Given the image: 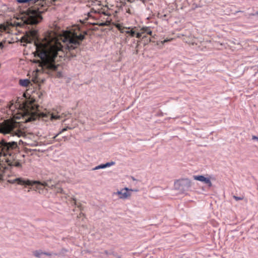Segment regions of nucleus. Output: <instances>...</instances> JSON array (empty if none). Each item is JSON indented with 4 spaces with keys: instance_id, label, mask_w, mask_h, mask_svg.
Returning <instances> with one entry per match:
<instances>
[{
    "instance_id": "9b49d317",
    "label": "nucleus",
    "mask_w": 258,
    "mask_h": 258,
    "mask_svg": "<svg viewBox=\"0 0 258 258\" xmlns=\"http://www.w3.org/2000/svg\"><path fill=\"white\" fill-rule=\"evenodd\" d=\"M28 16H41L42 11L37 8H29L27 10Z\"/></svg>"
},
{
    "instance_id": "aec40b11",
    "label": "nucleus",
    "mask_w": 258,
    "mask_h": 258,
    "mask_svg": "<svg viewBox=\"0 0 258 258\" xmlns=\"http://www.w3.org/2000/svg\"><path fill=\"white\" fill-rule=\"evenodd\" d=\"M172 40V38L171 39H164L163 41H161L160 42H157L156 45H158L159 44H161V45H163L165 43L169 42Z\"/></svg>"
},
{
    "instance_id": "ea45409f",
    "label": "nucleus",
    "mask_w": 258,
    "mask_h": 258,
    "mask_svg": "<svg viewBox=\"0 0 258 258\" xmlns=\"http://www.w3.org/2000/svg\"><path fill=\"white\" fill-rule=\"evenodd\" d=\"M182 36H186V34H182Z\"/></svg>"
},
{
    "instance_id": "20e7f679",
    "label": "nucleus",
    "mask_w": 258,
    "mask_h": 258,
    "mask_svg": "<svg viewBox=\"0 0 258 258\" xmlns=\"http://www.w3.org/2000/svg\"><path fill=\"white\" fill-rule=\"evenodd\" d=\"M20 122L14 120L7 119L0 123V133L3 134H11L12 136L21 137L24 132L21 130Z\"/></svg>"
},
{
    "instance_id": "473e14b6",
    "label": "nucleus",
    "mask_w": 258,
    "mask_h": 258,
    "mask_svg": "<svg viewBox=\"0 0 258 258\" xmlns=\"http://www.w3.org/2000/svg\"><path fill=\"white\" fill-rule=\"evenodd\" d=\"M63 191V189L62 188H58L57 190V192H62Z\"/></svg>"
},
{
    "instance_id": "39448f33",
    "label": "nucleus",
    "mask_w": 258,
    "mask_h": 258,
    "mask_svg": "<svg viewBox=\"0 0 258 258\" xmlns=\"http://www.w3.org/2000/svg\"><path fill=\"white\" fill-rule=\"evenodd\" d=\"M33 111H29L28 109L26 111V113L28 114L27 118H23L24 119V122H29L33 120H35L37 119L43 118V119H46L49 118L51 120L57 119L60 118V115H55L50 112H41L38 110H34L33 107Z\"/></svg>"
},
{
    "instance_id": "bb28decb",
    "label": "nucleus",
    "mask_w": 258,
    "mask_h": 258,
    "mask_svg": "<svg viewBox=\"0 0 258 258\" xmlns=\"http://www.w3.org/2000/svg\"><path fill=\"white\" fill-rule=\"evenodd\" d=\"M22 39H23V41L25 42L31 43V40L28 38L24 37V38H23Z\"/></svg>"
},
{
    "instance_id": "dca6fc26",
    "label": "nucleus",
    "mask_w": 258,
    "mask_h": 258,
    "mask_svg": "<svg viewBox=\"0 0 258 258\" xmlns=\"http://www.w3.org/2000/svg\"><path fill=\"white\" fill-rule=\"evenodd\" d=\"M75 127V126H66V127L63 128V129H62V130L61 131H60L58 133H57L56 135H55L53 138L54 139H55L56 138H57L58 137V136L59 135H60V134H61L62 132H64V131H67L68 130H72V129H73Z\"/></svg>"
},
{
    "instance_id": "a878e982",
    "label": "nucleus",
    "mask_w": 258,
    "mask_h": 258,
    "mask_svg": "<svg viewBox=\"0 0 258 258\" xmlns=\"http://www.w3.org/2000/svg\"><path fill=\"white\" fill-rule=\"evenodd\" d=\"M233 198L236 201L242 200L243 199V197H237L236 196H233Z\"/></svg>"
},
{
    "instance_id": "9d476101",
    "label": "nucleus",
    "mask_w": 258,
    "mask_h": 258,
    "mask_svg": "<svg viewBox=\"0 0 258 258\" xmlns=\"http://www.w3.org/2000/svg\"><path fill=\"white\" fill-rule=\"evenodd\" d=\"M116 27L118 29V30L120 31L121 33H125L126 34H129L132 37L134 36V35H135V31H134L133 29H132L130 31L125 30L127 29H130V27H124L120 24H117V25H116Z\"/></svg>"
},
{
    "instance_id": "4468645a",
    "label": "nucleus",
    "mask_w": 258,
    "mask_h": 258,
    "mask_svg": "<svg viewBox=\"0 0 258 258\" xmlns=\"http://www.w3.org/2000/svg\"><path fill=\"white\" fill-rule=\"evenodd\" d=\"M37 1H38V0H16L18 3H24L27 6H29L30 3H35Z\"/></svg>"
},
{
    "instance_id": "1a4fd4ad",
    "label": "nucleus",
    "mask_w": 258,
    "mask_h": 258,
    "mask_svg": "<svg viewBox=\"0 0 258 258\" xmlns=\"http://www.w3.org/2000/svg\"><path fill=\"white\" fill-rule=\"evenodd\" d=\"M129 188L125 187L120 191H117L115 194L119 196V198L121 199H126L131 196V194L128 192Z\"/></svg>"
},
{
    "instance_id": "58836bf2",
    "label": "nucleus",
    "mask_w": 258,
    "mask_h": 258,
    "mask_svg": "<svg viewBox=\"0 0 258 258\" xmlns=\"http://www.w3.org/2000/svg\"><path fill=\"white\" fill-rule=\"evenodd\" d=\"M60 75H61L60 73H59H59H58L57 76L60 77Z\"/></svg>"
},
{
    "instance_id": "7c9ffc66",
    "label": "nucleus",
    "mask_w": 258,
    "mask_h": 258,
    "mask_svg": "<svg viewBox=\"0 0 258 258\" xmlns=\"http://www.w3.org/2000/svg\"><path fill=\"white\" fill-rule=\"evenodd\" d=\"M52 139H53V140H52V141L50 143H53V142H54V141H59H59H60L61 140V139H56V138L55 139H54L52 138Z\"/></svg>"
},
{
    "instance_id": "a211bd4d",
    "label": "nucleus",
    "mask_w": 258,
    "mask_h": 258,
    "mask_svg": "<svg viewBox=\"0 0 258 258\" xmlns=\"http://www.w3.org/2000/svg\"><path fill=\"white\" fill-rule=\"evenodd\" d=\"M99 26H110L111 25V20H106L105 22H101L99 24Z\"/></svg>"
},
{
    "instance_id": "423d86ee",
    "label": "nucleus",
    "mask_w": 258,
    "mask_h": 258,
    "mask_svg": "<svg viewBox=\"0 0 258 258\" xmlns=\"http://www.w3.org/2000/svg\"><path fill=\"white\" fill-rule=\"evenodd\" d=\"M17 20L21 19V22L12 23H8L9 25L12 26H20L21 27L24 25H34L38 24L42 20L43 17H14Z\"/></svg>"
},
{
    "instance_id": "4be33fe9",
    "label": "nucleus",
    "mask_w": 258,
    "mask_h": 258,
    "mask_svg": "<svg viewBox=\"0 0 258 258\" xmlns=\"http://www.w3.org/2000/svg\"><path fill=\"white\" fill-rule=\"evenodd\" d=\"M143 37V38H144V37H146V35H143V33H142V32L140 31V32H138L137 34H136V37L138 38H140L141 37Z\"/></svg>"
},
{
    "instance_id": "72a5a7b5",
    "label": "nucleus",
    "mask_w": 258,
    "mask_h": 258,
    "mask_svg": "<svg viewBox=\"0 0 258 258\" xmlns=\"http://www.w3.org/2000/svg\"><path fill=\"white\" fill-rule=\"evenodd\" d=\"M104 253H105L106 255L111 254V253H109L107 250H105V251H104Z\"/></svg>"
},
{
    "instance_id": "b1692460",
    "label": "nucleus",
    "mask_w": 258,
    "mask_h": 258,
    "mask_svg": "<svg viewBox=\"0 0 258 258\" xmlns=\"http://www.w3.org/2000/svg\"><path fill=\"white\" fill-rule=\"evenodd\" d=\"M74 201H75V202H74V203H75V204L76 205V206H77L78 208H79L81 211L83 210V208H82V205H81V204H80V203H78H78H77V202H76V200H75L74 199Z\"/></svg>"
},
{
    "instance_id": "cd10ccee",
    "label": "nucleus",
    "mask_w": 258,
    "mask_h": 258,
    "mask_svg": "<svg viewBox=\"0 0 258 258\" xmlns=\"http://www.w3.org/2000/svg\"><path fill=\"white\" fill-rule=\"evenodd\" d=\"M54 253H50V252H43V254H44V255H47V256H51V255H54Z\"/></svg>"
},
{
    "instance_id": "a19ab883",
    "label": "nucleus",
    "mask_w": 258,
    "mask_h": 258,
    "mask_svg": "<svg viewBox=\"0 0 258 258\" xmlns=\"http://www.w3.org/2000/svg\"><path fill=\"white\" fill-rule=\"evenodd\" d=\"M112 24H113V25H115V26H116V25H117V24H113V23H111V25H112Z\"/></svg>"
},
{
    "instance_id": "c85d7f7f",
    "label": "nucleus",
    "mask_w": 258,
    "mask_h": 258,
    "mask_svg": "<svg viewBox=\"0 0 258 258\" xmlns=\"http://www.w3.org/2000/svg\"><path fill=\"white\" fill-rule=\"evenodd\" d=\"M6 40H4L0 42V48L3 49L4 47V43H5Z\"/></svg>"
},
{
    "instance_id": "2f4dec72",
    "label": "nucleus",
    "mask_w": 258,
    "mask_h": 258,
    "mask_svg": "<svg viewBox=\"0 0 258 258\" xmlns=\"http://www.w3.org/2000/svg\"><path fill=\"white\" fill-rule=\"evenodd\" d=\"M252 139L253 140H257L258 141V137L255 136H253L252 137Z\"/></svg>"
},
{
    "instance_id": "e433bc0d",
    "label": "nucleus",
    "mask_w": 258,
    "mask_h": 258,
    "mask_svg": "<svg viewBox=\"0 0 258 258\" xmlns=\"http://www.w3.org/2000/svg\"><path fill=\"white\" fill-rule=\"evenodd\" d=\"M129 190H131V191H137L138 190L137 189H129Z\"/></svg>"
},
{
    "instance_id": "6ab92c4d",
    "label": "nucleus",
    "mask_w": 258,
    "mask_h": 258,
    "mask_svg": "<svg viewBox=\"0 0 258 258\" xmlns=\"http://www.w3.org/2000/svg\"><path fill=\"white\" fill-rule=\"evenodd\" d=\"M34 255L37 257H40L41 255L43 254L41 250H36L33 252Z\"/></svg>"
},
{
    "instance_id": "79ce46f5",
    "label": "nucleus",
    "mask_w": 258,
    "mask_h": 258,
    "mask_svg": "<svg viewBox=\"0 0 258 258\" xmlns=\"http://www.w3.org/2000/svg\"><path fill=\"white\" fill-rule=\"evenodd\" d=\"M151 17H147V19L149 20Z\"/></svg>"
},
{
    "instance_id": "f3484780",
    "label": "nucleus",
    "mask_w": 258,
    "mask_h": 258,
    "mask_svg": "<svg viewBox=\"0 0 258 258\" xmlns=\"http://www.w3.org/2000/svg\"><path fill=\"white\" fill-rule=\"evenodd\" d=\"M68 250L66 248H62L60 252L58 253H55L54 255H64Z\"/></svg>"
},
{
    "instance_id": "f704fd0d",
    "label": "nucleus",
    "mask_w": 258,
    "mask_h": 258,
    "mask_svg": "<svg viewBox=\"0 0 258 258\" xmlns=\"http://www.w3.org/2000/svg\"><path fill=\"white\" fill-rule=\"evenodd\" d=\"M126 12H127L129 14H130V15H132V13H131V10H130L129 9H128V10H127V11L126 10Z\"/></svg>"
},
{
    "instance_id": "4c0bfd02",
    "label": "nucleus",
    "mask_w": 258,
    "mask_h": 258,
    "mask_svg": "<svg viewBox=\"0 0 258 258\" xmlns=\"http://www.w3.org/2000/svg\"><path fill=\"white\" fill-rule=\"evenodd\" d=\"M128 2L130 3H132L134 1V0H127Z\"/></svg>"
},
{
    "instance_id": "f8f14e48",
    "label": "nucleus",
    "mask_w": 258,
    "mask_h": 258,
    "mask_svg": "<svg viewBox=\"0 0 258 258\" xmlns=\"http://www.w3.org/2000/svg\"><path fill=\"white\" fill-rule=\"evenodd\" d=\"M103 14L105 15H108L104 12L103 10H102V9L98 8L95 9L94 8H91L90 11L88 13L87 16H93V14Z\"/></svg>"
},
{
    "instance_id": "412c9836",
    "label": "nucleus",
    "mask_w": 258,
    "mask_h": 258,
    "mask_svg": "<svg viewBox=\"0 0 258 258\" xmlns=\"http://www.w3.org/2000/svg\"><path fill=\"white\" fill-rule=\"evenodd\" d=\"M104 168V164H100L98 166H96L95 167L93 168L92 169L93 170H96L100 169H103Z\"/></svg>"
},
{
    "instance_id": "ddd939ff",
    "label": "nucleus",
    "mask_w": 258,
    "mask_h": 258,
    "mask_svg": "<svg viewBox=\"0 0 258 258\" xmlns=\"http://www.w3.org/2000/svg\"><path fill=\"white\" fill-rule=\"evenodd\" d=\"M30 84V81L29 79H21L19 80V84L23 87H28Z\"/></svg>"
},
{
    "instance_id": "2eb2a0df",
    "label": "nucleus",
    "mask_w": 258,
    "mask_h": 258,
    "mask_svg": "<svg viewBox=\"0 0 258 258\" xmlns=\"http://www.w3.org/2000/svg\"><path fill=\"white\" fill-rule=\"evenodd\" d=\"M141 31L142 32L143 34H149L150 35H152V32L149 27H143L141 29Z\"/></svg>"
},
{
    "instance_id": "6e6552de",
    "label": "nucleus",
    "mask_w": 258,
    "mask_h": 258,
    "mask_svg": "<svg viewBox=\"0 0 258 258\" xmlns=\"http://www.w3.org/2000/svg\"><path fill=\"white\" fill-rule=\"evenodd\" d=\"M193 178L195 180H198L201 182H204L206 184L208 187H211L212 186V182L210 179V178L206 177L204 175H194Z\"/></svg>"
},
{
    "instance_id": "f257e3e1",
    "label": "nucleus",
    "mask_w": 258,
    "mask_h": 258,
    "mask_svg": "<svg viewBox=\"0 0 258 258\" xmlns=\"http://www.w3.org/2000/svg\"><path fill=\"white\" fill-rule=\"evenodd\" d=\"M80 33V28L78 26L74 28L63 32L61 39L64 46L58 42V40H51L50 38H45L42 41L37 40L34 42L36 51L34 56L38 57L40 60H34V63H38V66L44 73L51 75L57 71L58 64L55 63L58 55L61 57V53H66L69 58L76 56V49L80 44V41L84 39L85 35Z\"/></svg>"
},
{
    "instance_id": "0eeeda50",
    "label": "nucleus",
    "mask_w": 258,
    "mask_h": 258,
    "mask_svg": "<svg viewBox=\"0 0 258 258\" xmlns=\"http://www.w3.org/2000/svg\"><path fill=\"white\" fill-rule=\"evenodd\" d=\"M174 185L175 189L183 194L189 190L191 187L192 182L187 178H181L176 180Z\"/></svg>"
},
{
    "instance_id": "393cba45",
    "label": "nucleus",
    "mask_w": 258,
    "mask_h": 258,
    "mask_svg": "<svg viewBox=\"0 0 258 258\" xmlns=\"http://www.w3.org/2000/svg\"><path fill=\"white\" fill-rule=\"evenodd\" d=\"M0 29L6 31L7 29V26L5 24H0Z\"/></svg>"
},
{
    "instance_id": "7ed1b4c3",
    "label": "nucleus",
    "mask_w": 258,
    "mask_h": 258,
    "mask_svg": "<svg viewBox=\"0 0 258 258\" xmlns=\"http://www.w3.org/2000/svg\"><path fill=\"white\" fill-rule=\"evenodd\" d=\"M8 181L10 183H17L19 185L24 186H35L36 189H42L43 188L47 187L50 189L53 188L56 182L51 179H47L43 182L36 180H30L21 177L16 178L15 179H9Z\"/></svg>"
},
{
    "instance_id": "f03ea898",
    "label": "nucleus",
    "mask_w": 258,
    "mask_h": 258,
    "mask_svg": "<svg viewBox=\"0 0 258 258\" xmlns=\"http://www.w3.org/2000/svg\"><path fill=\"white\" fill-rule=\"evenodd\" d=\"M21 156L17 142H7L3 140L0 142V181L4 180L6 170L22 167L19 159Z\"/></svg>"
},
{
    "instance_id": "c756f323",
    "label": "nucleus",
    "mask_w": 258,
    "mask_h": 258,
    "mask_svg": "<svg viewBox=\"0 0 258 258\" xmlns=\"http://www.w3.org/2000/svg\"><path fill=\"white\" fill-rule=\"evenodd\" d=\"M111 254L115 256V258H121V256L113 252H111Z\"/></svg>"
},
{
    "instance_id": "c9c22d12",
    "label": "nucleus",
    "mask_w": 258,
    "mask_h": 258,
    "mask_svg": "<svg viewBox=\"0 0 258 258\" xmlns=\"http://www.w3.org/2000/svg\"><path fill=\"white\" fill-rule=\"evenodd\" d=\"M82 215V216H84V214H83V213H82V212H81V213L80 214L79 216H78V218H79V217H81Z\"/></svg>"
},
{
    "instance_id": "5701e85b",
    "label": "nucleus",
    "mask_w": 258,
    "mask_h": 258,
    "mask_svg": "<svg viewBox=\"0 0 258 258\" xmlns=\"http://www.w3.org/2000/svg\"><path fill=\"white\" fill-rule=\"evenodd\" d=\"M114 164H115L114 162H107L105 164H104V168L109 167L111 165H113Z\"/></svg>"
}]
</instances>
